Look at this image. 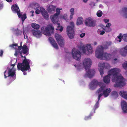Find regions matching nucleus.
<instances>
[{
    "mask_svg": "<svg viewBox=\"0 0 127 127\" xmlns=\"http://www.w3.org/2000/svg\"><path fill=\"white\" fill-rule=\"evenodd\" d=\"M120 71V69L117 68H114L109 70L108 75L104 77L103 82L106 84L109 83L110 82V76H112V81L115 83L114 85V87H123L126 84V83L124 81L123 77L118 75Z\"/></svg>",
    "mask_w": 127,
    "mask_h": 127,
    "instance_id": "1",
    "label": "nucleus"
},
{
    "mask_svg": "<svg viewBox=\"0 0 127 127\" xmlns=\"http://www.w3.org/2000/svg\"><path fill=\"white\" fill-rule=\"evenodd\" d=\"M92 62L91 59L89 58H85L83 62V65L86 70H88L86 72L85 76L87 75L89 78H92L94 75L95 71L94 69H90Z\"/></svg>",
    "mask_w": 127,
    "mask_h": 127,
    "instance_id": "2",
    "label": "nucleus"
},
{
    "mask_svg": "<svg viewBox=\"0 0 127 127\" xmlns=\"http://www.w3.org/2000/svg\"><path fill=\"white\" fill-rule=\"evenodd\" d=\"M95 56L97 58L101 59L109 60L111 58L110 54L107 53H103L102 46L99 45L98 46L95 51Z\"/></svg>",
    "mask_w": 127,
    "mask_h": 127,
    "instance_id": "3",
    "label": "nucleus"
},
{
    "mask_svg": "<svg viewBox=\"0 0 127 127\" xmlns=\"http://www.w3.org/2000/svg\"><path fill=\"white\" fill-rule=\"evenodd\" d=\"M25 59L23 60L22 63H19L17 65L18 70H21L22 72L29 70L30 68V64H32L31 61L26 59V57L24 56Z\"/></svg>",
    "mask_w": 127,
    "mask_h": 127,
    "instance_id": "4",
    "label": "nucleus"
},
{
    "mask_svg": "<svg viewBox=\"0 0 127 127\" xmlns=\"http://www.w3.org/2000/svg\"><path fill=\"white\" fill-rule=\"evenodd\" d=\"M62 9H59L58 8L56 9V13H55L54 15L50 17V19L52 21L53 23L55 24H58L57 28L56 29V30H59L61 32H62L63 30V27L61 26L60 27V24L58 23L59 21V18L58 16L60 13V10Z\"/></svg>",
    "mask_w": 127,
    "mask_h": 127,
    "instance_id": "5",
    "label": "nucleus"
},
{
    "mask_svg": "<svg viewBox=\"0 0 127 127\" xmlns=\"http://www.w3.org/2000/svg\"><path fill=\"white\" fill-rule=\"evenodd\" d=\"M102 84V83L98 82L97 80L93 79L91 81L90 84V89L92 90H93L95 89L98 86H99L100 88L97 91V92L99 94L102 92L105 88V86H101Z\"/></svg>",
    "mask_w": 127,
    "mask_h": 127,
    "instance_id": "6",
    "label": "nucleus"
},
{
    "mask_svg": "<svg viewBox=\"0 0 127 127\" xmlns=\"http://www.w3.org/2000/svg\"><path fill=\"white\" fill-rule=\"evenodd\" d=\"M41 29V32L44 34L48 36H50L51 35V33H53L54 28L52 24H49L47 27H42Z\"/></svg>",
    "mask_w": 127,
    "mask_h": 127,
    "instance_id": "7",
    "label": "nucleus"
},
{
    "mask_svg": "<svg viewBox=\"0 0 127 127\" xmlns=\"http://www.w3.org/2000/svg\"><path fill=\"white\" fill-rule=\"evenodd\" d=\"M71 26H68L66 28V31L67 34L69 38L70 39H72L74 37L75 35L74 32V25L73 22L70 23Z\"/></svg>",
    "mask_w": 127,
    "mask_h": 127,
    "instance_id": "8",
    "label": "nucleus"
},
{
    "mask_svg": "<svg viewBox=\"0 0 127 127\" xmlns=\"http://www.w3.org/2000/svg\"><path fill=\"white\" fill-rule=\"evenodd\" d=\"M81 49L83 53L87 55L91 54L93 51L92 47L90 44H87L86 47L83 46Z\"/></svg>",
    "mask_w": 127,
    "mask_h": 127,
    "instance_id": "9",
    "label": "nucleus"
},
{
    "mask_svg": "<svg viewBox=\"0 0 127 127\" xmlns=\"http://www.w3.org/2000/svg\"><path fill=\"white\" fill-rule=\"evenodd\" d=\"M55 37L60 46L63 47L64 45V40L62 35L56 33L55 34Z\"/></svg>",
    "mask_w": 127,
    "mask_h": 127,
    "instance_id": "10",
    "label": "nucleus"
},
{
    "mask_svg": "<svg viewBox=\"0 0 127 127\" xmlns=\"http://www.w3.org/2000/svg\"><path fill=\"white\" fill-rule=\"evenodd\" d=\"M73 58L74 59L79 61L81 59V53L78 50L73 48L72 51Z\"/></svg>",
    "mask_w": 127,
    "mask_h": 127,
    "instance_id": "11",
    "label": "nucleus"
},
{
    "mask_svg": "<svg viewBox=\"0 0 127 127\" xmlns=\"http://www.w3.org/2000/svg\"><path fill=\"white\" fill-rule=\"evenodd\" d=\"M10 46L11 47L13 48H14V46H18V50H20L22 49V52L24 54H26L28 51L27 47V46L25 44L23 46H22V45H20L19 46H18V44L16 43L15 44H12L10 45Z\"/></svg>",
    "mask_w": 127,
    "mask_h": 127,
    "instance_id": "12",
    "label": "nucleus"
},
{
    "mask_svg": "<svg viewBox=\"0 0 127 127\" xmlns=\"http://www.w3.org/2000/svg\"><path fill=\"white\" fill-rule=\"evenodd\" d=\"M96 21L93 20L91 18L86 19L85 21V25L89 27H94L96 25Z\"/></svg>",
    "mask_w": 127,
    "mask_h": 127,
    "instance_id": "13",
    "label": "nucleus"
},
{
    "mask_svg": "<svg viewBox=\"0 0 127 127\" xmlns=\"http://www.w3.org/2000/svg\"><path fill=\"white\" fill-rule=\"evenodd\" d=\"M107 65L109 67L110 66V65L104 63H99L98 64V69L101 75L102 76L104 74L103 69L105 65Z\"/></svg>",
    "mask_w": 127,
    "mask_h": 127,
    "instance_id": "14",
    "label": "nucleus"
},
{
    "mask_svg": "<svg viewBox=\"0 0 127 127\" xmlns=\"http://www.w3.org/2000/svg\"><path fill=\"white\" fill-rule=\"evenodd\" d=\"M40 9L41 12V13L44 18L46 20L49 19V16L47 11L45 10L44 8L43 7H40Z\"/></svg>",
    "mask_w": 127,
    "mask_h": 127,
    "instance_id": "15",
    "label": "nucleus"
},
{
    "mask_svg": "<svg viewBox=\"0 0 127 127\" xmlns=\"http://www.w3.org/2000/svg\"><path fill=\"white\" fill-rule=\"evenodd\" d=\"M11 8L13 12L16 13L17 15L20 13V11L17 5H13L12 6Z\"/></svg>",
    "mask_w": 127,
    "mask_h": 127,
    "instance_id": "16",
    "label": "nucleus"
},
{
    "mask_svg": "<svg viewBox=\"0 0 127 127\" xmlns=\"http://www.w3.org/2000/svg\"><path fill=\"white\" fill-rule=\"evenodd\" d=\"M49 39L53 46L56 49H58L59 48L58 45L53 39L51 37H50L49 38Z\"/></svg>",
    "mask_w": 127,
    "mask_h": 127,
    "instance_id": "17",
    "label": "nucleus"
},
{
    "mask_svg": "<svg viewBox=\"0 0 127 127\" xmlns=\"http://www.w3.org/2000/svg\"><path fill=\"white\" fill-rule=\"evenodd\" d=\"M31 32L34 36L37 37H39L41 36L42 34L39 31L32 30L31 31Z\"/></svg>",
    "mask_w": 127,
    "mask_h": 127,
    "instance_id": "18",
    "label": "nucleus"
},
{
    "mask_svg": "<svg viewBox=\"0 0 127 127\" xmlns=\"http://www.w3.org/2000/svg\"><path fill=\"white\" fill-rule=\"evenodd\" d=\"M121 103L122 108L124 113H126L127 110V103L124 100L122 101Z\"/></svg>",
    "mask_w": 127,
    "mask_h": 127,
    "instance_id": "19",
    "label": "nucleus"
},
{
    "mask_svg": "<svg viewBox=\"0 0 127 127\" xmlns=\"http://www.w3.org/2000/svg\"><path fill=\"white\" fill-rule=\"evenodd\" d=\"M15 70H13V67L11 69H9L8 70V75L7 77H12L15 75Z\"/></svg>",
    "mask_w": 127,
    "mask_h": 127,
    "instance_id": "20",
    "label": "nucleus"
},
{
    "mask_svg": "<svg viewBox=\"0 0 127 127\" xmlns=\"http://www.w3.org/2000/svg\"><path fill=\"white\" fill-rule=\"evenodd\" d=\"M111 90L109 88H107L103 91V94L105 97H107L109 95L110 92L111 91Z\"/></svg>",
    "mask_w": 127,
    "mask_h": 127,
    "instance_id": "21",
    "label": "nucleus"
},
{
    "mask_svg": "<svg viewBox=\"0 0 127 127\" xmlns=\"http://www.w3.org/2000/svg\"><path fill=\"white\" fill-rule=\"evenodd\" d=\"M120 95L125 99H127V92L124 91H121L119 93Z\"/></svg>",
    "mask_w": 127,
    "mask_h": 127,
    "instance_id": "22",
    "label": "nucleus"
},
{
    "mask_svg": "<svg viewBox=\"0 0 127 127\" xmlns=\"http://www.w3.org/2000/svg\"><path fill=\"white\" fill-rule=\"evenodd\" d=\"M56 6L52 5H50L48 8V11L49 13H51L52 11L55 10Z\"/></svg>",
    "mask_w": 127,
    "mask_h": 127,
    "instance_id": "23",
    "label": "nucleus"
},
{
    "mask_svg": "<svg viewBox=\"0 0 127 127\" xmlns=\"http://www.w3.org/2000/svg\"><path fill=\"white\" fill-rule=\"evenodd\" d=\"M18 15L19 18L21 19L22 22L24 21L27 18L26 14L22 15V14L20 13L18 14Z\"/></svg>",
    "mask_w": 127,
    "mask_h": 127,
    "instance_id": "24",
    "label": "nucleus"
},
{
    "mask_svg": "<svg viewBox=\"0 0 127 127\" xmlns=\"http://www.w3.org/2000/svg\"><path fill=\"white\" fill-rule=\"evenodd\" d=\"M31 26L34 29L37 30L40 28V26L38 24L35 23H32L31 24Z\"/></svg>",
    "mask_w": 127,
    "mask_h": 127,
    "instance_id": "25",
    "label": "nucleus"
},
{
    "mask_svg": "<svg viewBox=\"0 0 127 127\" xmlns=\"http://www.w3.org/2000/svg\"><path fill=\"white\" fill-rule=\"evenodd\" d=\"M122 10L125 17L127 18V6L123 8Z\"/></svg>",
    "mask_w": 127,
    "mask_h": 127,
    "instance_id": "26",
    "label": "nucleus"
},
{
    "mask_svg": "<svg viewBox=\"0 0 127 127\" xmlns=\"http://www.w3.org/2000/svg\"><path fill=\"white\" fill-rule=\"evenodd\" d=\"M83 19L81 17H79L77 20V25H80L83 23Z\"/></svg>",
    "mask_w": 127,
    "mask_h": 127,
    "instance_id": "27",
    "label": "nucleus"
},
{
    "mask_svg": "<svg viewBox=\"0 0 127 127\" xmlns=\"http://www.w3.org/2000/svg\"><path fill=\"white\" fill-rule=\"evenodd\" d=\"M111 44V43L108 42H106L103 45V47L102 46L103 48V50L104 49H108V47L110 46Z\"/></svg>",
    "mask_w": 127,
    "mask_h": 127,
    "instance_id": "28",
    "label": "nucleus"
},
{
    "mask_svg": "<svg viewBox=\"0 0 127 127\" xmlns=\"http://www.w3.org/2000/svg\"><path fill=\"white\" fill-rule=\"evenodd\" d=\"M70 20L72 19L73 18V16L74 15V9L73 8H71L70 10Z\"/></svg>",
    "mask_w": 127,
    "mask_h": 127,
    "instance_id": "29",
    "label": "nucleus"
},
{
    "mask_svg": "<svg viewBox=\"0 0 127 127\" xmlns=\"http://www.w3.org/2000/svg\"><path fill=\"white\" fill-rule=\"evenodd\" d=\"M102 28L103 30L107 32H109L111 30V29L110 27H102Z\"/></svg>",
    "mask_w": 127,
    "mask_h": 127,
    "instance_id": "30",
    "label": "nucleus"
},
{
    "mask_svg": "<svg viewBox=\"0 0 127 127\" xmlns=\"http://www.w3.org/2000/svg\"><path fill=\"white\" fill-rule=\"evenodd\" d=\"M122 49L120 53L121 55L123 56H125L127 55V51L123 50L122 51Z\"/></svg>",
    "mask_w": 127,
    "mask_h": 127,
    "instance_id": "31",
    "label": "nucleus"
},
{
    "mask_svg": "<svg viewBox=\"0 0 127 127\" xmlns=\"http://www.w3.org/2000/svg\"><path fill=\"white\" fill-rule=\"evenodd\" d=\"M111 95L113 96L116 97H117L118 95L117 93L115 91H113L111 92Z\"/></svg>",
    "mask_w": 127,
    "mask_h": 127,
    "instance_id": "32",
    "label": "nucleus"
},
{
    "mask_svg": "<svg viewBox=\"0 0 127 127\" xmlns=\"http://www.w3.org/2000/svg\"><path fill=\"white\" fill-rule=\"evenodd\" d=\"M99 101H98L96 103H95V105L94 107V109L95 110V109H97L99 107Z\"/></svg>",
    "mask_w": 127,
    "mask_h": 127,
    "instance_id": "33",
    "label": "nucleus"
},
{
    "mask_svg": "<svg viewBox=\"0 0 127 127\" xmlns=\"http://www.w3.org/2000/svg\"><path fill=\"white\" fill-rule=\"evenodd\" d=\"M93 114L92 113H91L90 115L86 117L85 118V120H88L89 119H91V117L93 116Z\"/></svg>",
    "mask_w": 127,
    "mask_h": 127,
    "instance_id": "34",
    "label": "nucleus"
},
{
    "mask_svg": "<svg viewBox=\"0 0 127 127\" xmlns=\"http://www.w3.org/2000/svg\"><path fill=\"white\" fill-rule=\"evenodd\" d=\"M102 11H98L96 13L97 16L98 17H100L102 16Z\"/></svg>",
    "mask_w": 127,
    "mask_h": 127,
    "instance_id": "35",
    "label": "nucleus"
},
{
    "mask_svg": "<svg viewBox=\"0 0 127 127\" xmlns=\"http://www.w3.org/2000/svg\"><path fill=\"white\" fill-rule=\"evenodd\" d=\"M123 39L126 42H127V34H125L123 35Z\"/></svg>",
    "mask_w": 127,
    "mask_h": 127,
    "instance_id": "36",
    "label": "nucleus"
},
{
    "mask_svg": "<svg viewBox=\"0 0 127 127\" xmlns=\"http://www.w3.org/2000/svg\"><path fill=\"white\" fill-rule=\"evenodd\" d=\"M123 66L124 68L125 69H127V63L125 62L123 64Z\"/></svg>",
    "mask_w": 127,
    "mask_h": 127,
    "instance_id": "37",
    "label": "nucleus"
},
{
    "mask_svg": "<svg viewBox=\"0 0 127 127\" xmlns=\"http://www.w3.org/2000/svg\"><path fill=\"white\" fill-rule=\"evenodd\" d=\"M123 35H122L121 33H120L119 35V36H117V37L118 38L120 39V42H121V38L122 37L123 38Z\"/></svg>",
    "mask_w": 127,
    "mask_h": 127,
    "instance_id": "38",
    "label": "nucleus"
},
{
    "mask_svg": "<svg viewBox=\"0 0 127 127\" xmlns=\"http://www.w3.org/2000/svg\"><path fill=\"white\" fill-rule=\"evenodd\" d=\"M98 33H99V34L100 35H103L105 33V31H98Z\"/></svg>",
    "mask_w": 127,
    "mask_h": 127,
    "instance_id": "39",
    "label": "nucleus"
},
{
    "mask_svg": "<svg viewBox=\"0 0 127 127\" xmlns=\"http://www.w3.org/2000/svg\"><path fill=\"white\" fill-rule=\"evenodd\" d=\"M3 53V51L2 50L0 49V56L1 57L2 56Z\"/></svg>",
    "mask_w": 127,
    "mask_h": 127,
    "instance_id": "40",
    "label": "nucleus"
},
{
    "mask_svg": "<svg viewBox=\"0 0 127 127\" xmlns=\"http://www.w3.org/2000/svg\"><path fill=\"white\" fill-rule=\"evenodd\" d=\"M111 26V24L110 23H108L107 24L106 26H103V27H110Z\"/></svg>",
    "mask_w": 127,
    "mask_h": 127,
    "instance_id": "41",
    "label": "nucleus"
},
{
    "mask_svg": "<svg viewBox=\"0 0 127 127\" xmlns=\"http://www.w3.org/2000/svg\"><path fill=\"white\" fill-rule=\"evenodd\" d=\"M103 94L102 93H101L98 96V101H99L100 98V97L102 95H103Z\"/></svg>",
    "mask_w": 127,
    "mask_h": 127,
    "instance_id": "42",
    "label": "nucleus"
},
{
    "mask_svg": "<svg viewBox=\"0 0 127 127\" xmlns=\"http://www.w3.org/2000/svg\"><path fill=\"white\" fill-rule=\"evenodd\" d=\"M18 50H16L15 51V53L14 54V55L15 56H16L17 57V56L18 55V53H19V51H18Z\"/></svg>",
    "mask_w": 127,
    "mask_h": 127,
    "instance_id": "43",
    "label": "nucleus"
},
{
    "mask_svg": "<svg viewBox=\"0 0 127 127\" xmlns=\"http://www.w3.org/2000/svg\"><path fill=\"white\" fill-rule=\"evenodd\" d=\"M85 35V33H82L80 35V36L81 38H83Z\"/></svg>",
    "mask_w": 127,
    "mask_h": 127,
    "instance_id": "44",
    "label": "nucleus"
},
{
    "mask_svg": "<svg viewBox=\"0 0 127 127\" xmlns=\"http://www.w3.org/2000/svg\"><path fill=\"white\" fill-rule=\"evenodd\" d=\"M40 11H41V10L40 11L39 9H37L36 10L35 12L37 14H39L40 13Z\"/></svg>",
    "mask_w": 127,
    "mask_h": 127,
    "instance_id": "45",
    "label": "nucleus"
},
{
    "mask_svg": "<svg viewBox=\"0 0 127 127\" xmlns=\"http://www.w3.org/2000/svg\"><path fill=\"white\" fill-rule=\"evenodd\" d=\"M103 21L105 23H106L107 22H108L109 21V20L107 19H104L103 20Z\"/></svg>",
    "mask_w": 127,
    "mask_h": 127,
    "instance_id": "46",
    "label": "nucleus"
},
{
    "mask_svg": "<svg viewBox=\"0 0 127 127\" xmlns=\"http://www.w3.org/2000/svg\"><path fill=\"white\" fill-rule=\"evenodd\" d=\"M3 6V4L2 3H0V10L2 9Z\"/></svg>",
    "mask_w": 127,
    "mask_h": 127,
    "instance_id": "47",
    "label": "nucleus"
},
{
    "mask_svg": "<svg viewBox=\"0 0 127 127\" xmlns=\"http://www.w3.org/2000/svg\"><path fill=\"white\" fill-rule=\"evenodd\" d=\"M20 31H18V32L17 31L16 33V35L18 36V35L20 34Z\"/></svg>",
    "mask_w": 127,
    "mask_h": 127,
    "instance_id": "48",
    "label": "nucleus"
},
{
    "mask_svg": "<svg viewBox=\"0 0 127 127\" xmlns=\"http://www.w3.org/2000/svg\"><path fill=\"white\" fill-rule=\"evenodd\" d=\"M19 53H20V55L21 56V57H24H24H23V56L22 55V53H23L22 52V51H19Z\"/></svg>",
    "mask_w": 127,
    "mask_h": 127,
    "instance_id": "49",
    "label": "nucleus"
},
{
    "mask_svg": "<svg viewBox=\"0 0 127 127\" xmlns=\"http://www.w3.org/2000/svg\"><path fill=\"white\" fill-rule=\"evenodd\" d=\"M67 18V16H65V15H64L63 17V18L65 20H66Z\"/></svg>",
    "mask_w": 127,
    "mask_h": 127,
    "instance_id": "50",
    "label": "nucleus"
},
{
    "mask_svg": "<svg viewBox=\"0 0 127 127\" xmlns=\"http://www.w3.org/2000/svg\"><path fill=\"white\" fill-rule=\"evenodd\" d=\"M6 70H5L4 71V78H6L7 77V76L6 75H5V73H6Z\"/></svg>",
    "mask_w": 127,
    "mask_h": 127,
    "instance_id": "51",
    "label": "nucleus"
},
{
    "mask_svg": "<svg viewBox=\"0 0 127 127\" xmlns=\"http://www.w3.org/2000/svg\"><path fill=\"white\" fill-rule=\"evenodd\" d=\"M124 50L127 51V45L124 48Z\"/></svg>",
    "mask_w": 127,
    "mask_h": 127,
    "instance_id": "52",
    "label": "nucleus"
},
{
    "mask_svg": "<svg viewBox=\"0 0 127 127\" xmlns=\"http://www.w3.org/2000/svg\"><path fill=\"white\" fill-rule=\"evenodd\" d=\"M8 2H11L12 1V0H6Z\"/></svg>",
    "mask_w": 127,
    "mask_h": 127,
    "instance_id": "53",
    "label": "nucleus"
},
{
    "mask_svg": "<svg viewBox=\"0 0 127 127\" xmlns=\"http://www.w3.org/2000/svg\"><path fill=\"white\" fill-rule=\"evenodd\" d=\"M88 0H83V1L85 3Z\"/></svg>",
    "mask_w": 127,
    "mask_h": 127,
    "instance_id": "54",
    "label": "nucleus"
},
{
    "mask_svg": "<svg viewBox=\"0 0 127 127\" xmlns=\"http://www.w3.org/2000/svg\"><path fill=\"white\" fill-rule=\"evenodd\" d=\"M23 72V74L24 75H25L27 74V73L26 72H25V71H24Z\"/></svg>",
    "mask_w": 127,
    "mask_h": 127,
    "instance_id": "55",
    "label": "nucleus"
},
{
    "mask_svg": "<svg viewBox=\"0 0 127 127\" xmlns=\"http://www.w3.org/2000/svg\"><path fill=\"white\" fill-rule=\"evenodd\" d=\"M94 45H96L97 44V43L96 42H94Z\"/></svg>",
    "mask_w": 127,
    "mask_h": 127,
    "instance_id": "56",
    "label": "nucleus"
},
{
    "mask_svg": "<svg viewBox=\"0 0 127 127\" xmlns=\"http://www.w3.org/2000/svg\"><path fill=\"white\" fill-rule=\"evenodd\" d=\"M113 60L115 62L116 61H117V58H115Z\"/></svg>",
    "mask_w": 127,
    "mask_h": 127,
    "instance_id": "57",
    "label": "nucleus"
},
{
    "mask_svg": "<svg viewBox=\"0 0 127 127\" xmlns=\"http://www.w3.org/2000/svg\"><path fill=\"white\" fill-rule=\"evenodd\" d=\"M36 5H37V8H38L39 6V4H36Z\"/></svg>",
    "mask_w": 127,
    "mask_h": 127,
    "instance_id": "58",
    "label": "nucleus"
},
{
    "mask_svg": "<svg viewBox=\"0 0 127 127\" xmlns=\"http://www.w3.org/2000/svg\"><path fill=\"white\" fill-rule=\"evenodd\" d=\"M15 64H12L11 66L14 67V66H15Z\"/></svg>",
    "mask_w": 127,
    "mask_h": 127,
    "instance_id": "59",
    "label": "nucleus"
},
{
    "mask_svg": "<svg viewBox=\"0 0 127 127\" xmlns=\"http://www.w3.org/2000/svg\"><path fill=\"white\" fill-rule=\"evenodd\" d=\"M22 42H21L20 44V45H22Z\"/></svg>",
    "mask_w": 127,
    "mask_h": 127,
    "instance_id": "60",
    "label": "nucleus"
},
{
    "mask_svg": "<svg viewBox=\"0 0 127 127\" xmlns=\"http://www.w3.org/2000/svg\"><path fill=\"white\" fill-rule=\"evenodd\" d=\"M121 1V0H119V2H120Z\"/></svg>",
    "mask_w": 127,
    "mask_h": 127,
    "instance_id": "61",
    "label": "nucleus"
},
{
    "mask_svg": "<svg viewBox=\"0 0 127 127\" xmlns=\"http://www.w3.org/2000/svg\"><path fill=\"white\" fill-rule=\"evenodd\" d=\"M74 66H75V67H76V65H74Z\"/></svg>",
    "mask_w": 127,
    "mask_h": 127,
    "instance_id": "62",
    "label": "nucleus"
},
{
    "mask_svg": "<svg viewBox=\"0 0 127 127\" xmlns=\"http://www.w3.org/2000/svg\"><path fill=\"white\" fill-rule=\"evenodd\" d=\"M26 37H27V38H28V36H26Z\"/></svg>",
    "mask_w": 127,
    "mask_h": 127,
    "instance_id": "63",
    "label": "nucleus"
},
{
    "mask_svg": "<svg viewBox=\"0 0 127 127\" xmlns=\"http://www.w3.org/2000/svg\"><path fill=\"white\" fill-rule=\"evenodd\" d=\"M114 63H116V62H114Z\"/></svg>",
    "mask_w": 127,
    "mask_h": 127,
    "instance_id": "64",
    "label": "nucleus"
}]
</instances>
